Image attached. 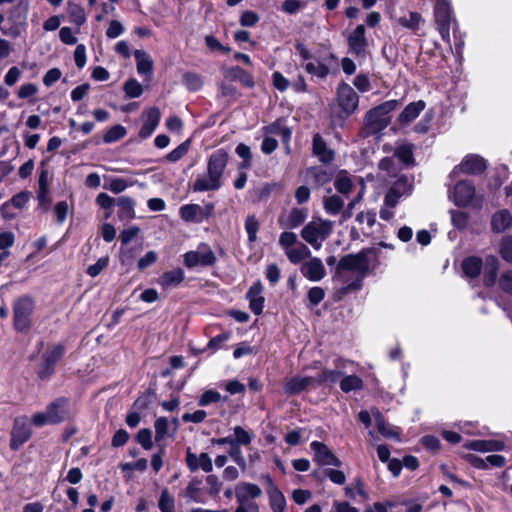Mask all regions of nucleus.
Instances as JSON below:
<instances>
[{"mask_svg": "<svg viewBox=\"0 0 512 512\" xmlns=\"http://www.w3.org/2000/svg\"><path fill=\"white\" fill-rule=\"evenodd\" d=\"M349 50L355 56H364L368 45L364 25H358L348 36Z\"/></svg>", "mask_w": 512, "mask_h": 512, "instance_id": "21", "label": "nucleus"}, {"mask_svg": "<svg viewBox=\"0 0 512 512\" xmlns=\"http://www.w3.org/2000/svg\"><path fill=\"white\" fill-rule=\"evenodd\" d=\"M286 257L292 264L303 263L311 257L310 249L302 242L285 252Z\"/></svg>", "mask_w": 512, "mask_h": 512, "instance_id": "35", "label": "nucleus"}, {"mask_svg": "<svg viewBox=\"0 0 512 512\" xmlns=\"http://www.w3.org/2000/svg\"><path fill=\"white\" fill-rule=\"evenodd\" d=\"M482 260L479 257L471 256L462 261V270L465 276L469 278H476L481 273Z\"/></svg>", "mask_w": 512, "mask_h": 512, "instance_id": "38", "label": "nucleus"}, {"mask_svg": "<svg viewBox=\"0 0 512 512\" xmlns=\"http://www.w3.org/2000/svg\"><path fill=\"white\" fill-rule=\"evenodd\" d=\"M499 254L501 258L508 262L512 263V236L508 235L501 239L499 243Z\"/></svg>", "mask_w": 512, "mask_h": 512, "instance_id": "51", "label": "nucleus"}, {"mask_svg": "<svg viewBox=\"0 0 512 512\" xmlns=\"http://www.w3.org/2000/svg\"><path fill=\"white\" fill-rule=\"evenodd\" d=\"M397 105V100H389L369 110L365 116L369 133L376 134L385 129L390 122L389 113L393 111Z\"/></svg>", "mask_w": 512, "mask_h": 512, "instance_id": "8", "label": "nucleus"}, {"mask_svg": "<svg viewBox=\"0 0 512 512\" xmlns=\"http://www.w3.org/2000/svg\"><path fill=\"white\" fill-rule=\"evenodd\" d=\"M323 208L330 216L339 214L344 208V200L338 195L323 198Z\"/></svg>", "mask_w": 512, "mask_h": 512, "instance_id": "40", "label": "nucleus"}, {"mask_svg": "<svg viewBox=\"0 0 512 512\" xmlns=\"http://www.w3.org/2000/svg\"><path fill=\"white\" fill-rule=\"evenodd\" d=\"M486 169V161L479 155L470 154L463 158L461 163L454 167L452 175H458L460 173L478 175Z\"/></svg>", "mask_w": 512, "mask_h": 512, "instance_id": "15", "label": "nucleus"}, {"mask_svg": "<svg viewBox=\"0 0 512 512\" xmlns=\"http://www.w3.org/2000/svg\"><path fill=\"white\" fill-rule=\"evenodd\" d=\"M512 225V215L508 210H500L491 218V228L495 233H501Z\"/></svg>", "mask_w": 512, "mask_h": 512, "instance_id": "33", "label": "nucleus"}, {"mask_svg": "<svg viewBox=\"0 0 512 512\" xmlns=\"http://www.w3.org/2000/svg\"><path fill=\"white\" fill-rule=\"evenodd\" d=\"M158 508L161 512H176L175 499L167 489L161 491Z\"/></svg>", "mask_w": 512, "mask_h": 512, "instance_id": "43", "label": "nucleus"}, {"mask_svg": "<svg viewBox=\"0 0 512 512\" xmlns=\"http://www.w3.org/2000/svg\"><path fill=\"white\" fill-rule=\"evenodd\" d=\"M70 415L69 400L58 398L52 401L44 412L34 414L31 418V423L36 427L58 424L67 420Z\"/></svg>", "mask_w": 512, "mask_h": 512, "instance_id": "4", "label": "nucleus"}, {"mask_svg": "<svg viewBox=\"0 0 512 512\" xmlns=\"http://www.w3.org/2000/svg\"><path fill=\"white\" fill-rule=\"evenodd\" d=\"M228 153L224 149L214 151L208 158L207 170L198 174L192 189L194 192L217 191L222 186V176L228 164Z\"/></svg>", "mask_w": 512, "mask_h": 512, "instance_id": "2", "label": "nucleus"}, {"mask_svg": "<svg viewBox=\"0 0 512 512\" xmlns=\"http://www.w3.org/2000/svg\"><path fill=\"white\" fill-rule=\"evenodd\" d=\"M308 217L306 208H292L278 217V224L281 228L291 230L302 225Z\"/></svg>", "mask_w": 512, "mask_h": 512, "instance_id": "19", "label": "nucleus"}, {"mask_svg": "<svg viewBox=\"0 0 512 512\" xmlns=\"http://www.w3.org/2000/svg\"><path fill=\"white\" fill-rule=\"evenodd\" d=\"M263 286L260 281L251 285L246 293V298L249 301V308L255 315H260L264 308L265 299L262 296Z\"/></svg>", "mask_w": 512, "mask_h": 512, "instance_id": "24", "label": "nucleus"}, {"mask_svg": "<svg viewBox=\"0 0 512 512\" xmlns=\"http://www.w3.org/2000/svg\"><path fill=\"white\" fill-rule=\"evenodd\" d=\"M133 182H129L124 178H112L109 184L105 186L106 189L111 192L118 194L126 190L129 186H132Z\"/></svg>", "mask_w": 512, "mask_h": 512, "instance_id": "57", "label": "nucleus"}, {"mask_svg": "<svg viewBox=\"0 0 512 512\" xmlns=\"http://www.w3.org/2000/svg\"><path fill=\"white\" fill-rule=\"evenodd\" d=\"M259 221L254 214L248 215L245 220V230L248 235L249 242L257 240V232L259 230Z\"/></svg>", "mask_w": 512, "mask_h": 512, "instance_id": "50", "label": "nucleus"}, {"mask_svg": "<svg viewBox=\"0 0 512 512\" xmlns=\"http://www.w3.org/2000/svg\"><path fill=\"white\" fill-rule=\"evenodd\" d=\"M262 495L261 488L254 483L239 482L235 486V497L238 506L235 512H259V507L253 500Z\"/></svg>", "mask_w": 512, "mask_h": 512, "instance_id": "7", "label": "nucleus"}, {"mask_svg": "<svg viewBox=\"0 0 512 512\" xmlns=\"http://www.w3.org/2000/svg\"><path fill=\"white\" fill-rule=\"evenodd\" d=\"M216 260L217 257L214 251L206 243H200L195 250L188 251L183 255V264L188 269H194L198 266H213Z\"/></svg>", "mask_w": 512, "mask_h": 512, "instance_id": "11", "label": "nucleus"}, {"mask_svg": "<svg viewBox=\"0 0 512 512\" xmlns=\"http://www.w3.org/2000/svg\"><path fill=\"white\" fill-rule=\"evenodd\" d=\"M205 482L207 484L208 494L213 498L217 497L222 489V482L218 476L210 474L206 477Z\"/></svg>", "mask_w": 512, "mask_h": 512, "instance_id": "55", "label": "nucleus"}, {"mask_svg": "<svg viewBox=\"0 0 512 512\" xmlns=\"http://www.w3.org/2000/svg\"><path fill=\"white\" fill-rule=\"evenodd\" d=\"M425 106L426 104L422 100L408 104L398 117L399 123L405 125L412 122L424 110Z\"/></svg>", "mask_w": 512, "mask_h": 512, "instance_id": "32", "label": "nucleus"}, {"mask_svg": "<svg viewBox=\"0 0 512 512\" xmlns=\"http://www.w3.org/2000/svg\"><path fill=\"white\" fill-rule=\"evenodd\" d=\"M134 56L138 74L150 78L153 72V61L151 57L143 50H136Z\"/></svg>", "mask_w": 512, "mask_h": 512, "instance_id": "34", "label": "nucleus"}, {"mask_svg": "<svg viewBox=\"0 0 512 512\" xmlns=\"http://www.w3.org/2000/svg\"><path fill=\"white\" fill-rule=\"evenodd\" d=\"M69 16L71 22L77 25L78 27L82 26L86 21V15L82 7L79 5H70L69 6Z\"/></svg>", "mask_w": 512, "mask_h": 512, "instance_id": "56", "label": "nucleus"}, {"mask_svg": "<svg viewBox=\"0 0 512 512\" xmlns=\"http://www.w3.org/2000/svg\"><path fill=\"white\" fill-rule=\"evenodd\" d=\"M379 248H367L357 254H349L340 259L335 271V280L342 282L343 290H357L366 273L378 264Z\"/></svg>", "mask_w": 512, "mask_h": 512, "instance_id": "1", "label": "nucleus"}, {"mask_svg": "<svg viewBox=\"0 0 512 512\" xmlns=\"http://www.w3.org/2000/svg\"><path fill=\"white\" fill-rule=\"evenodd\" d=\"M262 133L267 137L280 136L284 143H288L292 136V131L287 126L283 125L281 120L266 125L262 128Z\"/></svg>", "mask_w": 512, "mask_h": 512, "instance_id": "30", "label": "nucleus"}, {"mask_svg": "<svg viewBox=\"0 0 512 512\" xmlns=\"http://www.w3.org/2000/svg\"><path fill=\"white\" fill-rule=\"evenodd\" d=\"M333 222L321 218H313L300 232L301 238L313 249L320 250L323 242L331 235Z\"/></svg>", "mask_w": 512, "mask_h": 512, "instance_id": "5", "label": "nucleus"}, {"mask_svg": "<svg viewBox=\"0 0 512 512\" xmlns=\"http://www.w3.org/2000/svg\"><path fill=\"white\" fill-rule=\"evenodd\" d=\"M336 100L340 112L336 117H333V122L342 125L345 119L358 109L359 96L352 86L341 82L336 90Z\"/></svg>", "mask_w": 512, "mask_h": 512, "instance_id": "6", "label": "nucleus"}, {"mask_svg": "<svg viewBox=\"0 0 512 512\" xmlns=\"http://www.w3.org/2000/svg\"><path fill=\"white\" fill-rule=\"evenodd\" d=\"M143 115L145 120L139 130V137L141 139H147L158 127L161 120V113L157 107H152L146 110Z\"/></svg>", "mask_w": 512, "mask_h": 512, "instance_id": "23", "label": "nucleus"}, {"mask_svg": "<svg viewBox=\"0 0 512 512\" xmlns=\"http://www.w3.org/2000/svg\"><path fill=\"white\" fill-rule=\"evenodd\" d=\"M449 198L458 207H466L469 205L480 207L482 203V197L476 195L474 184L468 180L457 182L452 191L449 192Z\"/></svg>", "mask_w": 512, "mask_h": 512, "instance_id": "9", "label": "nucleus"}, {"mask_svg": "<svg viewBox=\"0 0 512 512\" xmlns=\"http://www.w3.org/2000/svg\"><path fill=\"white\" fill-rule=\"evenodd\" d=\"M363 381L356 375H348L341 379L340 389L345 392L358 391L362 389Z\"/></svg>", "mask_w": 512, "mask_h": 512, "instance_id": "41", "label": "nucleus"}, {"mask_svg": "<svg viewBox=\"0 0 512 512\" xmlns=\"http://www.w3.org/2000/svg\"><path fill=\"white\" fill-rule=\"evenodd\" d=\"M259 15L251 10L244 11L239 19V23L243 27H254L259 22Z\"/></svg>", "mask_w": 512, "mask_h": 512, "instance_id": "61", "label": "nucleus"}, {"mask_svg": "<svg viewBox=\"0 0 512 512\" xmlns=\"http://www.w3.org/2000/svg\"><path fill=\"white\" fill-rule=\"evenodd\" d=\"M371 412L377 429L383 437L396 440L400 439L397 429L385 421L384 416L377 408H373Z\"/></svg>", "mask_w": 512, "mask_h": 512, "instance_id": "29", "label": "nucleus"}, {"mask_svg": "<svg viewBox=\"0 0 512 512\" xmlns=\"http://www.w3.org/2000/svg\"><path fill=\"white\" fill-rule=\"evenodd\" d=\"M182 81L189 91H198L203 85L201 76L194 72H186L183 75Z\"/></svg>", "mask_w": 512, "mask_h": 512, "instance_id": "47", "label": "nucleus"}, {"mask_svg": "<svg viewBox=\"0 0 512 512\" xmlns=\"http://www.w3.org/2000/svg\"><path fill=\"white\" fill-rule=\"evenodd\" d=\"M300 272L303 277L311 282H319L327 274L322 260L315 256H311L301 264Z\"/></svg>", "mask_w": 512, "mask_h": 512, "instance_id": "16", "label": "nucleus"}, {"mask_svg": "<svg viewBox=\"0 0 512 512\" xmlns=\"http://www.w3.org/2000/svg\"><path fill=\"white\" fill-rule=\"evenodd\" d=\"M191 146V139H187L183 143H181L179 146H177L175 149H173L171 152H169L165 156V160L168 162H177L181 158H183L189 151Z\"/></svg>", "mask_w": 512, "mask_h": 512, "instance_id": "44", "label": "nucleus"}, {"mask_svg": "<svg viewBox=\"0 0 512 512\" xmlns=\"http://www.w3.org/2000/svg\"><path fill=\"white\" fill-rule=\"evenodd\" d=\"M32 435L31 425L26 416L17 417L11 430L10 448L17 451Z\"/></svg>", "mask_w": 512, "mask_h": 512, "instance_id": "13", "label": "nucleus"}, {"mask_svg": "<svg viewBox=\"0 0 512 512\" xmlns=\"http://www.w3.org/2000/svg\"><path fill=\"white\" fill-rule=\"evenodd\" d=\"M390 190L399 194L401 197L408 196L412 191V183L408 177L401 176L393 183Z\"/></svg>", "mask_w": 512, "mask_h": 512, "instance_id": "46", "label": "nucleus"}, {"mask_svg": "<svg viewBox=\"0 0 512 512\" xmlns=\"http://www.w3.org/2000/svg\"><path fill=\"white\" fill-rule=\"evenodd\" d=\"M213 206L209 205L205 209L198 204H186L181 206L179 213L186 222L201 223L212 213Z\"/></svg>", "mask_w": 512, "mask_h": 512, "instance_id": "20", "label": "nucleus"}, {"mask_svg": "<svg viewBox=\"0 0 512 512\" xmlns=\"http://www.w3.org/2000/svg\"><path fill=\"white\" fill-rule=\"evenodd\" d=\"M313 154L322 163L328 164L334 160L335 153L333 150L328 148L325 140L320 134H315L312 141Z\"/></svg>", "mask_w": 512, "mask_h": 512, "instance_id": "28", "label": "nucleus"}, {"mask_svg": "<svg viewBox=\"0 0 512 512\" xmlns=\"http://www.w3.org/2000/svg\"><path fill=\"white\" fill-rule=\"evenodd\" d=\"M311 385H316L315 377L296 375L288 379L284 384L286 394H299Z\"/></svg>", "mask_w": 512, "mask_h": 512, "instance_id": "25", "label": "nucleus"}, {"mask_svg": "<svg viewBox=\"0 0 512 512\" xmlns=\"http://www.w3.org/2000/svg\"><path fill=\"white\" fill-rule=\"evenodd\" d=\"M137 441L145 450H150L153 446L152 432L150 429H140L137 434Z\"/></svg>", "mask_w": 512, "mask_h": 512, "instance_id": "63", "label": "nucleus"}, {"mask_svg": "<svg viewBox=\"0 0 512 512\" xmlns=\"http://www.w3.org/2000/svg\"><path fill=\"white\" fill-rule=\"evenodd\" d=\"M353 85L360 93H366L371 89L370 79L366 74L363 73L356 75L353 80Z\"/></svg>", "mask_w": 512, "mask_h": 512, "instance_id": "62", "label": "nucleus"}, {"mask_svg": "<svg viewBox=\"0 0 512 512\" xmlns=\"http://www.w3.org/2000/svg\"><path fill=\"white\" fill-rule=\"evenodd\" d=\"M435 21L442 39L450 43L451 7L450 0H435Z\"/></svg>", "mask_w": 512, "mask_h": 512, "instance_id": "12", "label": "nucleus"}, {"mask_svg": "<svg viewBox=\"0 0 512 512\" xmlns=\"http://www.w3.org/2000/svg\"><path fill=\"white\" fill-rule=\"evenodd\" d=\"M236 154L243 159L242 167L249 168L251 166L252 153L250 147L240 143L235 149Z\"/></svg>", "mask_w": 512, "mask_h": 512, "instance_id": "58", "label": "nucleus"}, {"mask_svg": "<svg viewBox=\"0 0 512 512\" xmlns=\"http://www.w3.org/2000/svg\"><path fill=\"white\" fill-rule=\"evenodd\" d=\"M124 92L129 98L140 97L143 93L142 85L134 78L126 81L124 84Z\"/></svg>", "mask_w": 512, "mask_h": 512, "instance_id": "53", "label": "nucleus"}, {"mask_svg": "<svg viewBox=\"0 0 512 512\" xmlns=\"http://www.w3.org/2000/svg\"><path fill=\"white\" fill-rule=\"evenodd\" d=\"M395 156L404 164L409 165L413 161L412 148L409 145H401L396 148Z\"/></svg>", "mask_w": 512, "mask_h": 512, "instance_id": "59", "label": "nucleus"}, {"mask_svg": "<svg viewBox=\"0 0 512 512\" xmlns=\"http://www.w3.org/2000/svg\"><path fill=\"white\" fill-rule=\"evenodd\" d=\"M267 482L269 487L267 494L269 497V504L273 512H285L286 499L281 490L274 484L273 480L268 476Z\"/></svg>", "mask_w": 512, "mask_h": 512, "instance_id": "27", "label": "nucleus"}, {"mask_svg": "<svg viewBox=\"0 0 512 512\" xmlns=\"http://www.w3.org/2000/svg\"><path fill=\"white\" fill-rule=\"evenodd\" d=\"M155 440L160 443L167 435L169 429V421L166 417H159L156 419L155 424Z\"/></svg>", "mask_w": 512, "mask_h": 512, "instance_id": "52", "label": "nucleus"}, {"mask_svg": "<svg viewBox=\"0 0 512 512\" xmlns=\"http://www.w3.org/2000/svg\"><path fill=\"white\" fill-rule=\"evenodd\" d=\"M64 353V346L56 344L43 354L42 363L38 369V375L41 379H47L52 375L55 365L62 358Z\"/></svg>", "mask_w": 512, "mask_h": 512, "instance_id": "14", "label": "nucleus"}, {"mask_svg": "<svg viewBox=\"0 0 512 512\" xmlns=\"http://www.w3.org/2000/svg\"><path fill=\"white\" fill-rule=\"evenodd\" d=\"M233 432L234 445L247 446L253 440V434L250 431L242 428L241 426H235L233 428Z\"/></svg>", "mask_w": 512, "mask_h": 512, "instance_id": "45", "label": "nucleus"}, {"mask_svg": "<svg viewBox=\"0 0 512 512\" xmlns=\"http://www.w3.org/2000/svg\"><path fill=\"white\" fill-rule=\"evenodd\" d=\"M186 464L191 472L201 469L203 472L210 473L213 470L212 459L207 453L197 455L190 448L186 451Z\"/></svg>", "mask_w": 512, "mask_h": 512, "instance_id": "22", "label": "nucleus"}, {"mask_svg": "<svg viewBox=\"0 0 512 512\" xmlns=\"http://www.w3.org/2000/svg\"><path fill=\"white\" fill-rule=\"evenodd\" d=\"M35 302L29 296L18 298L13 304L14 327L17 331H27L32 323Z\"/></svg>", "mask_w": 512, "mask_h": 512, "instance_id": "10", "label": "nucleus"}, {"mask_svg": "<svg viewBox=\"0 0 512 512\" xmlns=\"http://www.w3.org/2000/svg\"><path fill=\"white\" fill-rule=\"evenodd\" d=\"M185 278V273L181 268H175L170 271L164 272L158 278V284L162 289H169L180 285Z\"/></svg>", "mask_w": 512, "mask_h": 512, "instance_id": "31", "label": "nucleus"}, {"mask_svg": "<svg viewBox=\"0 0 512 512\" xmlns=\"http://www.w3.org/2000/svg\"><path fill=\"white\" fill-rule=\"evenodd\" d=\"M506 439L504 435H501L498 439L471 440L466 442L464 447L481 453L500 452L506 449Z\"/></svg>", "mask_w": 512, "mask_h": 512, "instance_id": "17", "label": "nucleus"}, {"mask_svg": "<svg viewBox=\"0 0 512 512\" xmlns=\"http://www.w3.org/2000/svg\"><path fill=\"white\" fill-rule=\"evenodd\" d=\"M307 173L313 182L319 187L329 183L333 177L332 171L324 167H311Z\"/></svg>", "mask_w": 512, "mask_h": 512, "instance_id": "37", "label": "nucleus"}, {"mask_svg": "<svg viewBox=\"0 0 512 512\" xmlns=\"http://www.w3.org/2000/svg\"><path fill=\"white\" fill-rule=\"evenodd\" d=\"M116 204L119 207L118 217L121 220H130L135 217V202L133 199L122 196L117 199Z\"/></svg>", "mask_w": 512, "mask_h": 512, "instance_id": "36", "label": "nucleus"}, {"mask_svg": "<svg viewBox=\"0 0 512 512\" xmlns=\"http://www.w3.org/2000/svg\"><path fill=\"white\" fill-rule=\"evenodd\" d=\"M295 49L302 61H305V71L319 79H325L330 74V63L336 61V56L330 51L312 53L305 44L297 43Z\"/></svg>", "mask_w": 512, "mask_h": 512, "instance_id": "3", "label": "nucleus"}, {"mask_svg": "<svg viewBox=\"0 0 512 512\" xmlns=\"http://www.w3.org/2000/svg\"><path fill=\"white\" fill-rule=\"evenodd\" d=\"M310 448L314 452V461L319 465H332L336 467H340L342 465L341 460L324 443L313 441L310 444Z\"/></svg>", "mask_w": 512, "mask_h": 512, "instance_id": "18", "label": "nucleus"}, {"mask_svg": "<svg viewBox=\"0 0 512 512\" xmlns=\"http://www.w3.org/2000/svg\"><path fill=\"white\" fill-rule=\"evenodd\" d=\"M108 263H109L108 256L99 258L96 263L90 265L87 268V274L91 277L98 276L108 266Z\"/></svg>", "mask_w": 512, "mask_h": 512, "instance_id": "64", "label": "nucleus"}, {"mask_svg": "<svg viewBox=\"0 0 512 512\" xmlns=\"http://www.w3.org/2000/svg\"><path fill=\"white\" fill-rule=\"evenodd\" d=\"M38 86L34 83H24L22 84L18 91L17 97L20 99H29L35 96L38 93Z\"/></svg>", "mask_w": 512, "mask_h": 512, "instance_id": "60", "label": "nucleus"}, {"mask_svg": "<svg viewBox=\"0 0 512 512\" xmlns=\"http://www.w3.org/2000/svg\"><path fill=\"white\" fill-rule=\"evenodd\" d=\"M335 189L344 196H348L353 187L351 177L346 172H341L335 182Z\"/></svg>", "mask_w": 512, "mask_h": 512, "instance_id": "42", "label": "nucleus"}, {"mask_svg": "<svg viewBox=\"0 0 512 512\" xmlns=\"http://www.w3.org/2000/svg\"><path fill=\"white\" fill-rule=\"evenodd\" d=\"M498 264V259L495 256L486 257L484 268V283L486 286H492L495 283Z\"/></svg>", "mask_w": 512, "mask_h": 512, "instance_id": "39", "label": "nucleus"}, {"mask_svg": "<svg viewBox=\"0 0 512 512\" xmlns=\"http://www.w3.org/2000/svg\"><path fill=\"white\" fill-rule=\"evenodd\" d=\"M345 365L343 359L335 360V369H324L317 377H315L316 385L334 384L339 381L340 377L344 375L342 370Z\"/></svg>", "mask_w": 512, "mask_h": 512, "instance_id": "26", "label": "nucleus"}, {"mask_svg": "<svg viewBox=\"0 0 512 512\" xmlns=\"http://www.w3.org/2000/svg\"><path fill=\"white\" fill-rule=\"evenodd\" d=\"M298 243L297 235L294 232L284 231L279 236V245L284 252L288 251Z\"/></svg>", "mask_w": 512, "mask_h": 512, "instance_id": "54", "label": "nucleus"}, {"mask_svg": "<svg viewBox=\"0 0 512 512\" xmlns=\"http://www.w3.org/2000/svg\"><path fill=\"white\" fill-rule=\"evenodd\" d=\"M127 131L122 125H114L110 127L103 136V141L107 144L114 143L125 137Z\"/></svg>", "mask_w": 512, "mask_h": 512, "instance_id": "48", "label": "nucleus"}, {"mask_svg": "<svg viewBox=\"0 0 512 512\" xmlns=\"http://www.w3.org/2000/svg\"><path fill=\"white\" fill-rule=\"evenodd\" d=\"M422 17L417 12H410L408 15H404L398 19V23L408 29L417 30Z\"/></svg>", "mask_w": 512, "mask_h": 512, "instance_id": "49", "label": "nucleus"}]
</instances>
